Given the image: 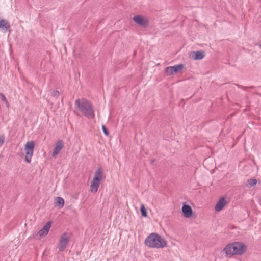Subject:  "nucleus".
<instances>
[{
	"instance_id": "1",
	"label": "nucleus",
	"mask_w": 261,
	"mask_h": 261,
	"mask_svg": "<svg viewBox=\"0 0 261 261\" xmlns=\"http://www.w3.org/2000/svg\"><path fill=\"white\" fill-rule=\"evenodd\" d=\"M75 108L88 119H93L94 110L90 101L85 98L77 99L75 101Z\"/></svg>"
},
{
	"instance_id": "2",
	"label": "nucleus",
	"mask_w": 261,
	"mask_h": 261,
	"mask_svg": "<svg viewBox=\"0 0 261 261\" xmlns=\"http://www.w3.org/2000/svg\"><path fill=\"white\" fill-rule=\"evenodd\" d=\"M145 244L150 248H163L167 246V241L156 233H152L145 240Z\"/></svg>"
},
{
	"instance_id": "3",
	"label": "nucleus",
	"mask_w": 261,
	"mask_h": 261,
	"mask_svg": "<svg viewBox=\"0 0 261 261\" xmlns=\"http://www.w3.org/2000/svg\"><path fill=\"white\" fill-rule=\"evenodd\" d=\"M103 178V172L100 168L97 169L94 173V177L91 182L90 189L92 193H96Z\"/></svg>"
},
{
	"instance_id": "4",
	"label": "nucleus",
	"mask_w": 261,
	"mask_h": 261,
	"mask_svg": "<svg viewBox=\"0 0 261 261\" xmlns=\"http://www.w3.org/2000/svg\"><path fill=\"white\" fill-rule=\"evenodd\" d=\"M34 148V142L33 141H28L26 143L24 146L25 152V161L28 163H30L31 161V158L33 155Z\"/></svg>"
},
{
	"instance_id": "5",
	"label": "nucleus",
	"mask_w": 261,
	"mask_h": 261,
	"mask_svg": "<svg viewBox=\"0 0 261 261\" xmlns=\"http://www.w3.org/2000/svg\"><path fill=\"white\" fill-rule=\"evenodd\" d=\"M233 255H242L246 251V247L245 245L241 242L233 243Z\"/></svg>"
},
{
	"instance_id": "6",
	"label": "nucleus",
	"mask_w": 261,
	"mask_h": 261,
	"mask_svg": "<svg viewBox=\"0 0 261 261\" xmlns=\"http://www.w3.org/2000/svg\"><path fill=\"white\" fill-rule=\"evenodd\" d=\"M69 240V237L67 233H64L62 234L58 246V249L60 252L64 250Z\"/></svg>"
},
{
	"instance_id": "7",
	"label": "nucleus",
	"mask_w": 261,
	"mask_h": 261,
	"mask_svg": "<svg viewBox=\"0 0 261 261\" xmlns=\"http://www.w3.org/2000/svg\"><path fill=\"white\" fill-rule=\"evenodd\" d=\"M133 20L136 23L144 28L146 27L148 24L147 19L143 17L141 15H136L134 16Z\"/></svg>"
},
{
	"instance_id": "8",
	"label": "nucleus",
	"mask_w": 261,
	"mask_h": 261,
	"mask_svg": "<svg viewBox=\"0 0 261 261\" xmlns=\"http://www.w3.org/2000/svg\"><path fill=\"white\" fill-rule=\"evenodd\" d=\"M51 222L50 221L47 222L44 226L38 231V234L42 237L43 238L45 236H46L49 230V229L51 227Z\"/></svg>"
},
{
	"instance_id": "9",
	"label": "nucleus",
	"mask_w": 261,
	"mask_h": 261,
	"mask_svg": "<svg viewBox=\"0 0 261 261\" xmlns=\"http://www.w3.org/2000/svg\"><path fill=\"white\" fill-rule=\"evenodd\" d=\"M64 144L62 140H58L55 144V146L53 149L51 154L53 157H56L63 148Z\"/></svg>"
},
{
	"instance_id": "10",
	"label": "nucleus",
	"mask_w": 261,
	"mask_h": 261,
	"mask_svg": "<svg viewBox=\"0 0 261 261\" xmlns=\"http://www.w3.org/2000/svg\"><path fill=\"white\" fill-rule=\"evenodd\" d=\"M190 58L194 60H201L203 59L204 56V51H196L190 53L189 55Z\"/></svg>"
},
{
	"instance_id": "11",
	"label": "nucleus",
	"mask_w": 261,
	"mask_h": 261,
	"mask_svg": "<svg viewBox=\"0 0 261 261\" xmlns=\"http://www.w3.org/2000/svg\"><path fill=\"white\" fill-rule=\"evenodd\" d=\"M227 202L224 197L221 198L215 206V210L216 212H220L226 205Z\"/></svg>"
},
{
	"instance_id": "12",
	"label": "nucleus",
	"mask_w": 261,
	"mask_h": 261,
	"mask_svg": "<svg viewBox=\"0 0 261 261\" xmlns=\"http://www.w3.org/2000/svg\"><path fill=\"white\" fill-rule=\"evenodd\" d=\"M182 212L186 218L190 217L192 215V210L190 206L184 204L182 207Z\"/></svg>"
},
{
	"instance_id": "13",
	"label": "nucleus",
	"mask_w": 261,
	"mask_h": 261,
	"mask_svg": "<svg viewBox=\"0 0 261 261\" xmlns=\"http://www.w3.org/2000/svg\"><path fill=\"white\" fill-rule=\"evenodd\" d=\"M233 243L228 244L224 249V251L227 256L229 257L233 255Z\"/></svg>"
},
{
	"instance_id": "14",
	"label": "nucleus",
	"mask_w": 261,
	"mask_h": 261,
	"mask_svg": "<svg viewBox=\"0 0 261 261\" xmlns=\"http://www.w3.org/2000/svg\"><path fill=\"white\" fill-rule=\"evenodd\" d=\"M10 25L9 23L6 20L2 19L0 20V29H2L3 30H7L10 29Z\"/></svg>"
},
{
	"instance_id": "15",
	"label": "nucleus",
	"mask_w": 261,
	"mask_h": 261,
	"mask_svg": "<svg viewBox=\"0 0 261 261\" xmlns=\"http://www.w3.org/2000/svg\"><path fill=\"white\" fill-rule=\"evenodd\" d=\"M257 181L256 179H250L245 183V186L248 188L254 187L257 184Z\"/></svg>"
},
{
	"instance_id": "16",
	"label": "nucleus",
	"mask_w": 261,
	"mask_h": 261,
	"mask_svg": "<svg viewBox=\"0 0 261 261\" xmlns=\"http://www.w3.org/2000/svg\"><path fill=\"white\" fill-rule=\"evenodd\" d=\"M56 203L58 206L59 208H61L63 207L64 204V199L60 197H58L56 198Z\"/></svg>"
},
{
	"instance_id": "17",
	"label": "nucleus",
	"mask_w": 261,
	"mask_h": 261,
	"mask_svg": "<svg viewBox=\"0 0 261 261\" xmlns=\"http://www.w3.org/2000/svg\"><path fill=\"white\" fill-rule=\"evenodd\" d=\"M172 67L173 72L174 73H177L179 71H181L184 69V65L182 64H178Z\"/></svg>"
},
{
	"instance_id": "18",
	"label": "nucleus",
	"mask_w": 261,
	"mask_h": 261,
	"mask_svg": "<svg viewBox=\"0 0 261 261\" xmlns=\"http://www.w3.org/2000/svg\"><path fill=\"white\" fill-rule=\"evenodd\" d=\"M164 73L167 76H170L173 74V69L172 66L166 67L164 70Z\"/></svg>"
},
{
	"instance_id": "19",
	"label": "nucleus",
	"mask_w": 261,
	"mask_h": 261,
	"mask_svg": "<svg viewBox=\"0 0 261 261\" xmlns=\"http://www.w3.org/2000/svg\"><path fill=\"white\" fill-rule=\"evenodd\" d=\"M140 210L142 216L146 217L147 216V211L143 204L141 205Z\"/></svg>"
},
{
	"instance_id": "20",
	"label": "nucleus",
	"mask_w": 261,
	"mask_h": 261,
	"mask_svg": "<svg viewBox=\"0 0 261 261\" xmlns=\"http://www.w3.org/2000/svg\"><path fill=\"white\" fill-rule=\"evenodd\" d=\"M50 95L53 97L57 98L59 96L60 93H59V91H58V90H53V91H51Z\"/></svg>"
},
{
	"instance_id": "21",
	"label": "nucleus",
	"mask_w": 261,
	"mask_h": 261,
	"mask_svg": "<svg viewBox=\"0 0 261 261\" xmlns=\"http://www.w3.org/2000/svg\"><path fill=\"white\" fill-rule=\"evenodd\" d=\"M0 98L2 99V101L5 102L6 103V105H8V102L5 96L2 93H0Z\"/></svg>"
},
{
	"instance_id": "22",
	"label": "nucleus",
	"mask_w": 261,
	"mask_h": 261,
	"mask_svg": "<svg viewBox=\"0 0 261 261\" xmlns=\"http://www.w3.org/2000/svg\"><path fill=\"white\" fill-rule=\"evenodd\" d=\"M102 129L103 130V133L106 135L108 136L109 133L108 130H107V128L103 125H102Z\"/></svg>"
},
{
	"instance_id": "23",
	"label": "nucleus",
	"mask_w": 261,
	"mask_h": 261,
	"mask_svg": "<svg viewBox=\"0 0 261 261\" xmlns=\"http://www.w3.org/2000/svg\"><path fill=\"white\" fill-rule=\"evenodd\" d=\"M5 142V137L3 135L0 136V145H2Z\"/></svg>"
},
{
	"instance_id": "24",
	"label": "nucleus",
	"mask_w": 261,
	"mask_h": 261,
	"mask_svg": "<svg viewBox=\"0 0 261 261\" xmlns=\"http://www.w3.org/2000/svg\"><path fill=\"white\" fill-rule=\"evenodd\" d=\"M236 86L237 87H239V88H242L243 90H246L247 88V87H243V86H242L241 85H239L238 84H236Z\"/></svg>"
},
{
	"instance_id": "25",
	"label": "nucleus",
	"mask_w": 261,
	"mask_h": 261,
	"mask_svg": "<svg viewBox=\"0 0 261 261\" xmlns=\"http://www.w3.org/2000/svg\"><path fill=\"white\" fill-rule=\"evenodd\" d=\"M259 46L260 48H261V43L259 44Z\"/></svg>"
},
{
	"instance_id": "26",
	"label": "nucleus",
	"mask_w": 261,
	"mask_h": 261,
	"mask_svg": "<svg viewBox=\"0 0 261 261\" xmlns=\"http://www.w3.org/2000/svg\"><path fill=\"white\" fill-rule=\"evenodd\" d=\"M154 162V160L151 161V163H152Z\"/></svg>"
}]
</instances>
